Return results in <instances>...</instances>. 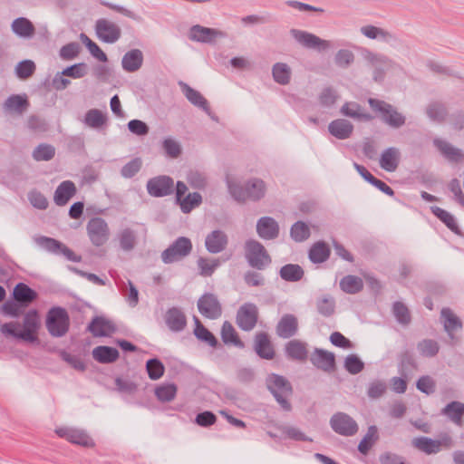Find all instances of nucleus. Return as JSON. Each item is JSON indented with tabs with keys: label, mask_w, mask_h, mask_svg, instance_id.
<instances>
[{
	"label": "nucleus",
	"mask_w": 464,
	"mask_h": 464,
	"mask_svg": "<svg viewBox=\"0 0 464 464\" xmlns=\"http://www.w3.org/2000/svg\"><path fill=\"white\" fill-rule=\"evenodd\" d=\"M367 103L372 113L361 111L362 106L355 102H346L341 107L340 112L343 116L363 122L372 121L379 117L383 123L392 129H400L405 125L406 116L400 112L394 105L372 97L367 99Z\"/></svg>",
	"instance_id": "nucleus-1"
},
{
	"label": "nucleus",
	"mask_w": 464,
	"mask_h": 464,
	"mask_svg": "<svg viewBox=\"0 0 464 464\" xmlns=\"http://www.w3.org/2000/svg\"><path fill=\"white\" fill-rule=\"evenodd\" d=\"M227 187L231 198L239 204H244L246 200L258 202L265 198L266 192L265 181L258 178L248 179L244 185L227 179Z\"/></svg>",
	"instance_id": "nucleus-2"
},
{
	"label": "nucleus",
	"mask_w": 464,
	"mask_h": 464,
	"mask_svg": "<svg viewBox=\"0 0 464 464\" xmlns=\"http://www.w3.org/2000/svg\"><path fill=\"white\" fill-rule=\"evenodd\" d=\"M45 326L51 336L55 338L64 336L70 328L68 311L63 306L51 307L45 315Z\"/></svg>",
	"instance_id": "nucleus-3"
},
{
	"label": "nucleus",
	"mask_w": 464,
	"mask_h": 464,
	"mask_svg": "<svg viewBox=\"0 0 464 464\" xmlns=\"http://www.w3.org/2000/svg\"><path fill=\"white\" fill-rule=\"evenodd\" d=\"M245 249L246 259L251 267L257 270H264L271 264V256L265 246L257 240H246Z\"/></svg>",
	"instance_id": "nucleus-4"
},
{
	"label": "nucleus",
	"mask_w": 464,
	"mask_h": 464,
	"mask_svg": "<svg viewBox=\"0 0 464 464\" xmlns=\"http://www.w3.org/2000/svg\"><path fill=\"white\" fill-rule=\"evenodd\" d=\"M191 240L187 237H179L161 253L164 264H172L188 256L192 251Z\"/></svg>",
	"instance_id": "nucleus-5"
},
{
	"label": "nucleus",
	"mask_w": 464,
	"mask_h": 464,
	"mask_svg": "<svg viewBox=\"0 0 464 464\" xmlns=\"http://www.w3.org/2000/svg\"><path fill=\"white\" fill-rule=\"evenodd\" d=\"M35 242L46 251L54 255H63L72 262H81L82 256L76 255L63 242L46 236H39L35 237Z\"/></svg>",
	"instance_id": "nucleus-6"
},
{
	"label": "nucleus",
	"mask_w": 464,
	"mask_h": 464,
	"mask_svg": "<svg viewBox=\"0 0 464 464\" xmlns=\"http://www.w3.org/2000/svg\"><path fill=\"white\" fill-rule=\"evenodd\" d=\"M259 312L256 304L246 302L237 310L236 315V324L245 332H249L255 328L258 322Z\"/></svg>",
	"instance_id": "nucleus-7"
},
{
	"label": "nucleus",
	"mask_w": 464,
	"mask_h": 464,
	"mask_svg": "<svg viewBox=\"0 0 464 464\" xmlns=\"http://www.w3.org/2000/svg\"><path fill=\"white\" fill-rule=\"evenodd\" d=\"M290 34L298 44L307 49H314L318 52H322L331 47V43L329 41L322 39L314 34L307 31L292 28L290 30Z\"/></svg>",
	"instance_id": "nucleus-8"
},
{
	"label": "nucleus",
	"mask_w": 464,
	"mask_h": 464,
	"mask_svg": "<svg viewBox=\"0 0 464 464\" xmlns=\"http://www.w3.org/2000/svg\"><path fill=\"white\" fill-rule=\"evenodd\" d=\"M55 434L67 441L82 446L84 448H93L95 446L94 440L84 430L71 427H59L54 430Z\"/></svg>",
	"instance_id": "nucleus-9"
},
{
	"label": "nucleus",
	"mask_w": 464,
	"mask_h": 464,
	"mask_svg": "<svg viewBox=\"0 0 464 464\" xmlns=\"http://www.w3.org/2000/svg\"><path fill=\"white\" fill-rule=\"evenodd\" d=\"M146 188L150 196L163 198L174 192V180L169 176L159 175L147 181Z\"/></svg>",
	"instance_id": "nucleus-10"
},
{
	"label": "nucleus",
	"mask_w": 464,
	"mask_h": 464,
	"mask_svg": "<svg viewBox=\"0 0 464 464\" xmlns=\"http://www.w3.org/2000/svg\"><path fill=\"white\" fill-rule=\"evenodd\" d=\"M331 428L339 435L350 437L357 433V422L347 413L337 412L331 417Z\"/></svg>",
	"instance_id": "nucleus-11"
},
{
	"label": "nucleus",
	"mask_w": 464,
	"mask_h": 464,
	"mask_svg": "<svg viewBox=\"0 0 464 464\" xmlns=\"http://www.w3.org/2000/svg\"><path fill=\"white\" fill-rule=\"evenodd\" d=\"M198 312L206 318L215 320L222 314V305L216 295L203 294L198 300Z\"/></svg>",
	"instance_id": "nucleus-12"
},
{
	"label": "nucleus",
	"mask_w": 464,
	"mask_h": 464,
	"mask_svg": "<svg viewBox=\"0 0 464 464\" xmlns=\"http://www.w3.org/2000/svg\"><path fill=\"white\" fill-rule=\"evenodd\" d=\"M179 85L184 96L192 105L201 109L213 121H218V117L212 112L208 100L198 91L193 89L191 86L182 81L179 82Z\"/></svg>",
	"instance_id": "nucleus-13"
},
{
	"label": "nucleus",
	"mask_w": 464,
	"mask_h": 464,
	"mask_svg": "<svg viewBox=\"0 0 464 464\" xmlns=\"http://www.w3.org/2000/svg\"><path fill=\"white\" fill-rule=\"evenodd\" d=\"M40 316L36 309L29 310L24 316L22 331L23 335L25 337V342L33 344L39 343V338L37 336L40 329Z\"/></svg>",
	"instance_id": "nucleus-14"
},
{
	"label": "nucleus",
	"mask_w": 464,
	"mask_h": 464,
	"mask_svg": "<svg viewBox=\"0 0 464 464\" xmlns=\"http://www.w3.org/2000/svg\"><path fill=\"white\" fill-rule=\"evenodd\" d=\"M87 232L91 242L95 246H103L109 238L108 225L102 218H91L87 224Z\"/></svg>",
	"instance_id": "nucleus-15"
},
{
	"label": "nucleus",
	"mask_w": 464,
	"mask_h": 464,
	"mask_svg": "<svg viewBox=\"0 0 464 464\" xmlns=\"http://www.w3.org/2000/svg\"><path fill=\"white\" fill-rule=\"evenodd\" d=\"M95 33L98 39L105 44H114L121 35V28L104 18L96 21Z\"/></svg>",
	"instance_id": "nucleus-16"
},
{
	"label": "nucleus",
	"mask_w": 464,
	"mask_h": 464,
	"mask_svg": "<svg viewBox=\"0 0 464 464\" xmlns=\"http://www.w3.org/2000/svg\"><path fill=\"white\" fill-rule=\"evenodd\" d=\"M227 34L221 30L205 27L200 24L192 25L189 29V39L203 44H213L217 38H224Z\"/></svg>",
	"instance_id": "nucleus-17"
},
{
	"label": "nucleus",
	"mask_w": 464,
	"mask_h": 464,
	"mask_svg": "<svg viewBox=\"0 0 464 464\" xmlns=\"http://www.w3.org/2000/svg\"><path fill=\"white\" fill-rule=\"evenodd\" d=\"M310 362L317 369L326 372H332L336 369L335 354L323 348H314Z\"/></svg>",
	"instance_id": "nucleus-18"
},
{
	"label": "nucleus",
	"mask_w": 464,
	"mask_h": 464,
	"mask_svg": "<svg viewBox=\"0 0 464 464\" xmlns=\"http://www.w3.org/2000/svg\"><path fill=\"white\" fill-rule=\"evenodd\" d=\"M117 330L116 325L102 315H95L86 327L94 337H108Z\"/></svg>",
	"instance_id": "nucleus-19"
},
{
	"label": "nucleus",
	"mask_w": 464,
	"mask_h": 464,
	"mask_svg": "<svg viewBox=\"0 0 464 464\" xmlns=\"http://www.w3.org/2000/svg\"><path fill=\"white\" fill-rule=\"evenodd\" d=\"M254 350L256 355L264 360H273L276 356V351L270 340V336L266 332H258L256 334Z\"/></svg>",
	"instance_id": "nucleus-20"
},
{
	"label": "nucleus",
	"mask_w": 464,
	"mask_h": 464,
	"mask_svg": "<svg viewBox=\"0 0 464 464\" xmlns=\"http://www.w3.org/2000/svg\"><path fill=\"white\" fill-rule=\"evenodd\" d=\"M440 317L443 319L444 330L447 333L450 339L454 343L459 342V338L456 337L455 332L462 329V321L456 315L452 310L449 307L441 309Z\"/></svg>",
	"instance_id": "nucleus-21"
},
{
	"label": "nucleus",
	"mask_w": 464,
	"mask_h": 464,
	"mask_svg": "<svg viewBox=\"0 0 464 464\" xmlns=\"http://www.w3.org/2000/svg\"><path fill=\"white\" fill-rule=\"evenodd\" d=\"M256 233L262 239H276L280 233L279 225L272 217H262L256 222Z\"/></svg>",
	"instance_id": "nucleus-22"
},
{
	"label": "nucleus",
	"mask_w": 464,
	"mask_h": 464,
	"mask_svg": "<svg viewBox=\"0 0 464 464\" xmlns=\"http://www.w3.org/2000/svg\"><path fill=\"white\" fill-rule=\"evenodd\" d=\"M228 244L227 235L220 229L208 233L205 239V246L210 254H218L226 249Z\"/></svg>",
	"instance_id": "nucleus-23"
},
{
	"label": "nucleus",
	"mask_w": 464,
	"mask_h": 464,
	"mask_svg": "<svg viewBox=\"0 0 464 464\" xmlns=\"http://www.w3.org/2000/svg\"><path fill=\"white\" fill-rule=\"evenodd\" d=\"M276 334L283 339L290 338L298 331V321L292 314H284L276 324Z\"/></svg>",
	"instance_id": "nucleus-24"
},
{
	"label": "nucleus",
	"mask_w": 464,
	"mask_h": 464,
	"mask_svg": "<svg viewBox=\"0 0 464 464\" xmlns=\"http://www.w3.org/2000/svg\"><path fill=\"white\" fill-rule=\"evenodd\" d=\"M401 161V151L396 147H389L382 150L379 158L380 167L387 172L397 169Z\"/></svg>",
	"instance_id": "nucleus-25"
},
{
	"label": "nucleus",
	"mask_w": 464,
	"mask_h": 464,
	"mask_svg": "<svg viewBox=\"0 0 464 464\" xmlns=\"http://www.w3.org/2000/svg\"><path fill=\"white\" fill-rule=\"evenodd\" d=\"M76 192L75 184L72 180H64L56 188L53 201L59 207L65 206Z\"/></svg>",
	"instance_id": "nucleus-26"
},
{
	"label": "nucleus",
	"mask_w": 464,
	"mask_h": 464,
	"mask_svg": "<svg viewBox=\"0 0 464 464\" xmlns=\"http://www.w3.org/2000/svg\"><path fill=\"white\" fill-rule=\"evenodd\" d=\"M11 295L25 308L38 297L37 292L23 282L15 285Z\"/></svg>",
	"instance_id": "nucleus-27"
},
{
	"label": "nucleus",
	"mask_w": 464,
	"mask_h": 464,
	"mask_svg": "<svg viewBox=\"0 0 464 464\" xmlns=\"http://www.w3.org/2000/svg\"><path fill=\"white\" fill-rule=\"evenodd\" d=\"M353 129V123L345 119L334 120L328 125L329 133L338 140L350 138Z\"/></svg>",
	"instance_id": "nucleus-28"
},
{
	"label": "nucleus",
	"mask_w": 464,
	"mask_h": 464,
	"mask_svg": "<svg viewBox=\"0 0 464 464\" xmlns=\"http://www.w3.org/2000/svg\"><path fill=\"white\" fill-rule=\"evenodd\" d=\"M92 358L99 363L110 364L120 358L117 348L108 345H98L92 352Z\"/></svg>",
	"instance_id": "nucleus-29"
},
{
	"label": "nucleus",
	"mask_w": 464,
	"mask_h": 464,
	"mask_svg": "<svg viewBox=\"0 0 464 464\" xmlns=\"http://www.w3.org/2000/svg\"><path fill=\"white\" fill-rule=\"evenodd\" d=\"M165 321L173 332H181L187 325V317L179 307L169 308L166 312Z\"/></svg>",
	"instance_id": "nucleus-30"
},
{
	"label": "nucleus",
	"mask_w": 464,
	"mask_h": 464,
	"mask_svg": "<svg viewBox=\"0 0 464 464\" xmlns=\"http://www.w3.org/2000/svg\"><path fill=\"white\" fill-rule=\"evenodd\" d=\"M331 255L329 245L320 240L314 243L308 250V258L313 264H322L327 261Z\"/></svg>",
	"instance_id": "nucleus-31"
},
{
	"label": "nucleus",
	"mask_w": 464,
	"mask_h": 464,
	"mask_svg": "<svg viewBox=\"0 0 464 464\" xmlns=\"http://www.w3.org/2000/svg\"><path fill=\"white\" fill-rule=\"evenodd\" d=\"M440 414L449 418L455 425L462 426L464 403L459 401H451L441 409Z\"/></svg>",
	"instance_id": "nucleus-32"
},
{
	"label": "nucleus",
	"mask_w": 464,
	"mask_h": 464,
	"mask_svg": "<svg viewBox=\"0 0 464 464\" xmlns=\"http://www.w3.org/2000/svg\"><path fill=\"white\" fill-rule=\"evenodd\" d=\"M143 63V53L140 49L128 51L121 59L122 69L127 72H134L140 69Z\"/></svg>",
	"instance_id": "nucleus-33"
},
{
	"label": "nucleus",
	"mask_w": 464,
	"mask_h": 464,
	"mask_svg": "<svg viewBox=\"0 0 464 464\" xmlns=\"http://www.w3.org/2000/svg\"><path fill=\"white\" fill-rule=\"evenodd\" d=\"M193 321L195 324L193 330L195 337L210 347L217 348L219 345V343L213 333H211L196 315H194Z\"/></svg>",
	"instance_id": "nucleus-34"
},
{
	"label": "nucleus",
	"mask_w": 464,
	"mask_h": 464,
	"mask_svg": "<svg viewBox=\"0 0 464 464\" xmlns=\"http://www.w3.org/2000/svg\"><path fill=\"white\" fill-rule=\"evenodd\" d=\"M82 122L94 130L104 129L108 123V116L99 109H90L86 111Z\"/></svg>",
	"instance_id": "nucleus-35"
},
{
	"label": "nucleus",
	"mask_w": 464,
	"mask_h": 464,
	"mask_svg": "<svg viewBox=\"0 0 464 464\" xmlns=\"http://www.w3.org/2000/svg\"><path fill=\"white\" fill-rule=\"evenodd\" d=\"M417 367L412 351L405 349L398 354V372L402 377L408 378L409 373Z\"/></svg>",
	"instance_id": "nucleus-36"
},
{
	"label": "nucleus",
	"mask_w": 464,
	"mask_h": 464,
	"mask_svg": "<svg viewBox=\"0 0 464 464\" xmlns=\"http://www.w3.org/2000/svg\"><path fill=\"white\" fill-rule=\"evenodd\" d=\"M431 213L441 221L452 233L458 236H461L462 232L459 228L454 216L449 211L441 208L438 206L430 207Z\"/></svg>",
	"instance_id": "nucleus-37"
},
{
	"label": "nucleus",
	"mask_w": 464,
	"mask_h": 464,
	"mask_svg": "<svg viewBox=\"0 0 464 464\" xmlns=\"http://www.w3.org/2000/svg\"><path fill=\"white\" fill-rule=\"evenodd\" d=\"M269 387L272 390H276V392L285 393V395H291L293 393V386L291 382L283 375L276 373H271L266 378V388L269 391Z\"/></svg>",
	"instance_id": "nucleus-38"
},
{
	"label": "nucleus",
	"mask_w": 464,
	"mask_h": 464,
	"mask_svg": "<svg viewBox=\"0 0 464 464\" xmlns=\"http://www.w3.org/2000/svg\"><path fill=\"white\" fill-rule=\"evenodd\" d=\"M361 33L372 40L381 39L386 43L397 41V36L394 34L372 24L361 27Z\"/></svg>",
	"instance_id": "nucleus-39"
},
{
	"label": "nucleus",
	"mask_w": 464,
	"mask_h": 464,
	"mask_svg": "<svg viewBox=\"0 0 464 464\" xmlns=\"http://www.w3.org/2000/svg\"><path fill=\"white\" fill-rule=\"evenodd\" d=\"M221 340L227 345H234L235 347L243 349L245 343L239 338V335L232 324L225 321L221 327Z\"/></svg>",
	"instance_id": "nucleus-40"
},
{
	"label": "nucleus",
	"mask_w": 464,
	"mask_h": 464,
	"mask_svg": "<svg viewBox=\"0 0 464 464\" xmlns=\"http://www.w3.org/2000/svg\"><path fill=\"white\" fill-rule=\"evenodd\" d=\"M4 105L8 111L22 114L30 103L25 94H12L5 100Z\"/></svg>",
	"instance_id": "nucleus-41"
},
{
	"label": "nucleus",
	"mask_w": 464,
	"mask_h": 464,
	"mask_svg": "<svg viewBox=\"0 0 464 464\" xmlns=\"http://www.w3.org/2000/svg\"><path fill=\"white\" fill-rule=\"evenodd\" d=\"M285 353L290 359L305 361L307 359L308 351L304 343L295 339L285 344Z\"/></svg>",
	"instance_id": "nucleus-42"
},
{
	"label": "nucleus",
	"mask_w": 464,
	"mask_h": 464,
	"mask_svg": "<svg viewBox=\"0 0 464 464\" xmlns=\"http://www.w3.org/2000/svg\"><path fill=\"white\" fill-rule=\"evenodd\" d=\"M11 28L14 34L22 38H30L35 33L33 23L25 17L14 19L11 24Z\"/></svg>",
	"instance_id": "nucleus-43"
},
{
	"label": "nucleus",
	"mask_w": 464,
	"mask_h": 464,
	"mask_svg": "<svg viewBox=\"0 0 464 464\" xmlns=\"http://www.w3.org/2000/svg\"><path fill=\"white\" fill-rule=\"evenodd\" d=\"M304 276L303 267L298 264H286L279 269V276L286 282H298Z\"/></svg>",
	"instance_id": "nucleus-44"
},
{
	"label": "nucleus",
	"mask_w": 464,
	"mask_h": 464,
	"mask_svg": "<svg viewBox=\"0 0 464 464\" xmlns=\"http://www.w3.org/2000/svg\"><path fill=\"white\" fill-rule=\"evenodd\" d=\"M426 115L430 121L442 123L447 119L448 110L443 102L434 101L426 107Z\"/></svg>",
	"instance_id": "nucleus-45"
},
{
	"label": "nucleus",
	"mask_w": 464,
	"mask_h": 464,
	"mask_svg": "<svg viewBox=\"0 0 464 464\" xmlns=\"http://www.w3.org/2000/svg\"><path fill=\"white\" fill-rule=\"evenodd\" d=\"M379 438L378 428L375 425L369 426L366 434L358 444V451L362 455H367Z\"/></svg>",
	"instance_id": "nucleus-46"
},
{
	"label": "nucleus",
	"mask_w": 464,
	"mask_h": 464,
	"mask_svg": "<svg viewBox=\"0 0 464 464\" xmlns=\"http://www.w3.org/2000/svg\"><path fill=\"white\" fill-rule=\"evenodd\" d=\"M340 288L346 294L355 295L362 290L363 281L357 276L348 275L341 279Z\"/></svg>",
	"instance_id": "nucleus-47"
},
{
	"label": "nucleus",
	"mask_w": 464,
	"mask_h": 464,
	"mask_svg": "<svg viewBox=\"0 0 464 464\" xmlns=\"http://www.w3.org/2000/svg\"><path fill=\"white\" fill-rule=\"evenodd\" d=\"M434 143L443 156L450 161L459 162L463 159L461 150L453 147L450 143L440 140H435Z\"/></svg>",
	"instance_id": "nucleus-48"
},
{
	"label": "nucleus",
	"mask_w": 464,
	"mask_h": 464,
	"mask_svg": "<svg viewBox=\"0 0 464 464\" xmlns=\"http://www.w3.org/2000/svg\"><path fill=\"white\" fill-rule=\"evenodd\" d=\"M203 198L199 192L188 193L176 204L179 206L180 210L184 214L190 213L195 208L202 204Z\"/></svg>",
	"instance_id": "nucleus-49"
},
{
	"label": "nucleus",
	"mask_w": 464,
	"mask_h": 464,
	"mask_svg": "<svg viewBox=\"0 0 464 464\" xmlns=\"http://www.w3.org/2000/svg\"><path fill=\"white\" fill-rule=\"evenodd\" d=\"M177 391L175 383H162L155 388L154 394L160 401L169 402L176 397Z\"/></svg>",
	"instance_id": "nucleus-50"
},
{
	"label": "nucleus",
	"mask_w": 464,
	"mask_h": 464,
	"mask_svg": "<svg viewBox=\"0 0 464 464\" xmlns=\"http://www.w3.org/2000/svg\"><path fill=\"white\" fill-rule=\"evenodd\" d=\"M412 445L425 454H436L439 452L437 440L430 437L420 436L413 439Z\"/></svg>",
	"instance_id": "nucleus-51"
},
{
	"label": "nucleus",
	"mask_w": 464,
	"mask_h": 464,
	"mask_svg": "<svg viewBox=\"0 0 464 464\" xmlns=\"http://www.w3.org/2000/svg\"><path fill=\"white\" fill-rule=\"evenodd\" d=\"M80 40L84 44V46L88 49V51L90 52L92 56H93L99 62L106 63L108 61L107 54L86 34L82 33L80 34Z\"/></svg>",
	"instance_id": "nucleus-52"
},
{
	"label": "nucleus",
	"mask_w": 464,
	"mask_h": 464,
	"mask_svg": "<svg viewBox=\"0 0 464 464\" xmlns=\"http://www.w3.org/2000/svg\"><path fill=\"white\" fill-rule=\"evenodd\" d=\"M272 74L274 81L281 85H285L290 82L291 70L290 67L284 63H276L273 65Z\"/></svg>",
	"instance_id": "nucleus-53"
},
{
	"label": "nucleus",
	"mask_w": 464,
	"mask_h": 464,
	"mask_svg": "<svg viewBox=\"0 0 464 464\" xmlns=\"http://www.w3.org/2000/svg\"><path fill=\"white\" fill-rule=\"evenodd\" d=\"M317 312L324 316L330 317L335 312V300L330 295H324L316 301Z\"/></svg>",
	"instance_id": "nucleus-54"
},
{
	"label": "nucleus",
	"mask_w": 464,
	"mask_h": 464,
	"mask_svg": "<svg viewBox=\"0 0 464 464\" xmlns=\"http://www.w3.org/2000/svg\"><path fill=\"white\" fill-rule=\"evenodd\" d=\"M310 235L311 231L308 225L302 220L295 222L290 228V237L297 243L304 242L308 239Z\"/></svg>",
	"instance_id": "nucleus-55"
},
{
	"label": "nucleus",
	"mask_w": 464,
	"mask_h": 464,
	"mask_svg": "<svg viewBox=\"0 0 464 464\" xmlns=\"http://www.w3.org/2000/svg\"><path fill=\"white\" fill-rule=\"evenodd\" d=\"M145 366L148 376L152 381L159 380L164 375L165 365L158 357L147 360Z\"/></svg>",
	"instance_id": "nucleus-56"
},
{
	"label": "nucleus",
	"mask_w": 464,
	"mask_h": 464,
	"mask_svg": "<svg viewBox=\"0 0 464 464\" xmlns=\"http://www.w3.org/2000/svg\"><path fill=\"white\" fill-rule=\"evenodd\" d=\"M24 309L25 307L12 295L10 299L6 300L1 306L2 313L13 318H18L24 313Z\"/></svg>",
	"instance_id": "nucleus-57"
},
{
	"label": "nucleus",
	"mask_w": 464,
	"mask_h": 464,
	"mask_svg": "<svg viewBox=\"0 0 464 464\" xmlns=\"http://www.w3.org/2000/svg\"><path fill=\"white\" fill-rule=\"evenodd\" d=\"M55 155V148L47 143H41L33 151V158L36 161H49Z\"/></svg>",
	"instance_id": "nucleus-58"
},
{
	"label": "nucleus",
	"mask_w": 464,
	"mask_h": 464,
	"mask_svg": "<svg viewBox=\"0 0 464 464\" xmlns=\"http://www.w3.org/2000/svg\"><path fill=\"white\" fill-rule=\"evenodd\" d=\"M120 246L124 251L132 250L137 243V236L135 232L130 228L126 227L122 229L119 236Z\"/></svg>",
	"instance_id": "nucleus-59"
},
{
	"label": "nucleus",
	"mask_w": 464,
	"mask_h": 464,
	"mask_svg": "<svg viewBox=\"0 0 464 464\" xmlns=\"http://www.w3.org/2000/svg\"><path fill=\"white\" fill-rule=\"evenodd\" d=\"M36 66L34 61L32 60H23L19 62L15 68L14 73L17 78L21 80H26L31 77L35 72Z\"/></svg>",
	"instance_id": "nucleus-60"
},
{
	"label": "nucleus",
	"mask_w": 464,
	"mask_h": 464,
	"mask_svg": "<svg viewBox=\"0 0 464 464\" xmlns=\"http://www.w3.org/2000/svg\"><path fill=\"white\" fill-rule=\"evenodd\" d=\"M1 332L6 337H12L15 340L25 342V337L22 331V326L17 322L5 323L1 325Z\"/></svg>",
	"instance_id": "nucleus-61"
},
{
	"label": "nucleus",
	"mask_w": 464,
	"mask_h": 464,
	"mask_svg": "<svg viewBox=\"0 0 464 464\" xmlns=\"http://www.w3.org/2000/svg\"><path fill=\"white\" fill-rule=\"evenodd\" d=\"M344 369L353 375L358 374L364 369V362L355 354H348L343 362Z\"/></svg>",
	"instance_id": "nucleus-62"
},
{
	"label": "nucleus",
	"mask_w": 464,
	"mask_h": 464,
	"mask_svg": "<svg viewBox=\"0 0 464 464\" xmlns=\"http://www.w3.org/2000/svg\"><path fill=\"white\" fill-rule=\"evenodd\" d=\"M392 312L396 321L401 324H409L411 321V316L409 308L405 304L396 301L392 304Z\"/></svg>",
	"instance_id": "nucleus-63"
},
{
	"label": "nucleus",
	"mask_w": 464,
	"mask_h": 464,
	"mask_svg": "<svg viewBox=\"0 0 464 464\" xmlns=\"http://www.w3.org/2000/svg\"><path fill=\"white\" fill-rule=\"evenodd\" d=\"M189 186L195 189H205L207 187V179L205 175L198 170L190 169L186 176Z\"/></svg>",
	"instance_id": "nucleus-64"
}]
</instances>
